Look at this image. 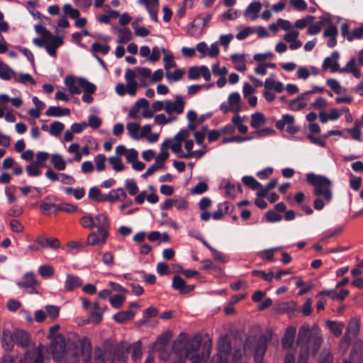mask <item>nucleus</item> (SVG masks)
Wrapping results in <instances>:
<instances>
[{"label": "nucleus", "mask_w": 363, "mask_h": 363, "mask_svg": "<svg viewBox=\"0 0 363 363\" xmlns=\"http://www.w3.org/2000/svg\"><path fill=\"white\" fill-rule=\"evenodd\" d=\"M320 330L317 325L312 327L307 323L301 325L298 330L297 345L301 351L299 353L297 363H308L309 352L315 354L322 344Z\"/></svg>", "instance_id": "nucleus-1"}, {"label": "nucleus", "mask_w": 363, "mask_h": 363, "mask_svg": "<svg viewBox=\"0 0 363 363\" xmlns=\"http://www.w3.org/2000/svg\"><path fill=\"white\" fill-rule=\"evenodd\" d=\"M264 87L265 89L273 90L276 93H281L284 89V84L280 81L276 80L274 74L264 80Z\"/></svg>", "instance_id": "nucleus-22"}, {"label": "nucleus", "mask_w": 363, "mask_h": 363, "mask_svg": "<svg viewBox=\"0 0 363 363\" xmlns=\"http://www.w3.org/2000/svg\"><path fill=\"white\" fill-rule=\"evenodd\" d=\"M186 32L191 37L199 38L202 34L203 28L199 27L194 22H192L189 24Z\"/></svg>", "instance_id": "nucleus-52"}, {"label": "nucleus", "mask_w": 363, "mask_h": 363, "mask_svg": "<svg viewBox=\"0 0 363 363\" xmlns=\"http://www.w3.org/2000/svg\"><path fill=\"white\" fill-rule=\"evenodd\" d=\"M242 183L253 190L261 187V184L252 176H244L242 178Z\"/></svg>", "instance_id": "nucleus-55"}, {"label": "nucleus", "mask_w": 363, "mask_h": 363, "mask_svg": "<svg viewBox=\"0 0 363 363\" xmlns=\"http://www.w3.org/2000/svg\"><path fill=\"white\" fill-rule=\"evenodd\" d=\"M53 42L54 40L52 38L44 40L42 37L41 38H34L33 40L34 45L40 48H45L48 55L55 57L57 54V50L59 47H53L55 46Z\"/></svg>", "instance_id": "nucleus-15"}, {"label": "nucleus", "mask_w": 363, "mask_h": 363, "mask_svg": "<svg viewBox=\"0 0 363 363\" xmlns=\"http://www.w3.org/2000/svg\"><path fill=\"white\" fill-rule=\"evenodd\" d=\"M63 11L65 16H69L71 18L75 19L79 16V11L77 9H74L69 4L63 6Z\"/></svg>", "instance_id": "nucleus-62"}, {"label": "nucleus", "mask_w": 363, "mask_h": 363, "mask_svg": "<svg viewBox=\"0 0 363 363\" xmlns=\"http://www.w3.org/2000/svg\"><path fill=\"white\" fill-rule=\"evenodd\" d=\"M15 342L20 347L24 348L27 347L30 343V335L29 334L22 330H17L14 333Z\"/></svg>", "instance_id": "nucleus-30"}, {"label": "nucleus", "mask_w": 363, "mask_h": 363, "mask_svg": "<svg viewBox=\"0 0 363 363\" xmlns=\"http://www.w3.org/2000/svg\"><path fill=\"white\" fill-rule=\"evenodd\" d=\"M15 342L14 333L9 329L4 328L2 333L1 344L5 350H11Z\"/></svg>", "instance_id": "nucleus-25"}, {"label": "nucleus", "mask_w": 363, "mask_h": 363, "mask_svg": "<svg viewBox=\"0 0 363 363\" xmlns=\"http://www.w3.org/2000/svg\"><path fill=\"white\" fill-rule=\"evenodd\" d=\"M13 79L18 83L26 84L27 83H30L32 84H35L36 82L32 77L30 74H23V73H16L13 72Z\"/></svg>", "instance_id": "nucleus-44"}, {"label": "nucleus", "mask_w": 363, "mask_h": 363, "mask_svg": "<svg viewBox=\"0 0 363 363\" xmlns=\"http://www.w3.org/2000/svg\"><path fill=\"white\" fill-rule=\"evenodd\" d=\"M16 285L30 294H38V291L35 287L40 286V282L37 280L34 272H27L23 275L21 279L16 282Z\"/></svg>", "instance_id": "nucleus-7"}, {"label": "nucleus", "mask_w": 363, "mask_h": 363, "mask_svg": "<svg viewBox=\"0 0 363 363\" xmlns=\"http://www.w3.org/2000/svg\"><path fill=\"white\" fill-rule=\"evenodd\" d=\"M184 74V71L180 69H177L174 72H170L169 70L167 71L165 73L166 78L168 82L172 83L174 82L179 81L183 74Z\"/></svg>", "instance_id": "nucleus-47"}, {"label": "nucleus", "mask_w": 363, "mask_h": 363, "mask_svg": "<svg viewBox=\"0 0 363 363\" xmlns=\"http://www.w3.org/2000/svg\"><path fill=\"white\" fill-rule=\"evenodd\" d=\"M125 186L128 194L131 196L135 195L139 191L135 182L132 179H125Z\"/></svg>", "instance_id": "nucleus-61"}, {"label": "nucleus", "mask_w": 363, "mask_h": 363, "mask_svg": "<svg viewBox=\"0 0 363 363\" xmlns=\"http://www.w3.org/2000/svg\"><path fill=\"white\" fill-rule=\"evenodd\" d=\"M45 308L51 320H54L58 318L60 310L59 306L55 305H47Z\"/></svg>", "instance_id": "nucleus-57"}, {"label": "nucleus", "mask_w": 363, "mask_h": 363, "mask_svg": "<svg viewBox=\"0 0 363 363\" xmlns=\"http://www.w3.org/2000/svg\"><path fill=\"white\" fill-rule=\"evenodd\" d=\"M231 345L228 336H221L218 342V352L211 363H228Z\"/></svg>", "instance_id": "nucleus-6"}, {"label": "nucleus", "mask_w": 363, "mask_h": 363, "mask_svg": "<svg viewBox=\"0 0 363 363\" xmlns=\"http://www.w3.org/2000/svg\"><path fill=\"white\" fill-rule=\"evenodd\" d=\"M94 228L102 230H110L111 221L106 213H100L94 216Z\"/></svg>", "instance_id": "nucleus-20"}, {"label": "nucleus", "mask_w": 363, "mask_h": 363, "mask_svg": "<svg viewBox=\"0 0 363 363\" xmlns=\"http://www.w3.org/2000/svg\"><path fill=\"white\" fill-rule=\"evenodd\" d=\"M128 356L118 347L112 346L104 349L98 347L94 351L95 363H113L116 360L125 362Z\"/></svg>", "instance_id": "nucleus-5"}, {"label": "nucleus", "mask_w": 363, "mask_h": 363, "mask_svg": "<svg viewBox=\"0 0 363 363\" xmlns=\"http://www.w3.org/2000/svg\"><path fill=\"white\" fill-rule=\"evenodd\" d=\"M306 180L308 184L314 186V194L318 196H323L326 203L332 199V191L330 189V181L325 177L318 175L314 173L306 174Z\"/></svg>", "instance_id": "nucleus-4"}, {"label": "nucleus", "mask_w": 363, "mask_h": 363, "mask_svg": "<svg viewBox=\"0 0 363 363\" xmlns=\"http://www.w3.org/2000/svg\"><path fill=\"white\" fill-rule=\"evenodd\" d=\"M326 325L330 330L333 333V335L336 337H339L344 329L345 325L343 323L337 322L333 320H328L326 322Z\"/></svg>", "instance_id": "nucleus-41"}, {"label": "nucleus", "mask_w": 363, "mask_h": 363, "mask_svg": "<svg viewBox=\"0 0 363 363\" xmlns=\"http://www.w3.org/2000/svg\"><path fill=\"white\" fill-rule=\"evenodd\" d=\"M108 160L115 172H119L124 170V164L118 156L109 157Z\"/></svg>", "instance_id": "nucleus-50"}, {"label": "nucleus", "mask_w": 363, "mask_h": 363, "mask_svg": "<svg viewBox=\"0 0 363 363\" xmlns=\"http://www.w3.org/2000/svg\"><path fill=\"white\" fill-rule=\"evenodd\" d=\"M196 50L201 54V57H208L210 58H215L220 53L218 42L213 43L209 48L205 42H200L196 45Z\"/></svg>", "instance_id": "nucleus-13"}, {"label": "nucleus", "mask_w": 363, "mask_h": 363, "mask_svg": "<svg viewBox=\"0 0 363 363\" xmlns=\"http://www.w3.org/2000/svg\"><path fill=\"white\" fill-rule=\"evenodd\" d=\"M106 157L103 154H98L95 156L94 161L96 165V169L98 172H102L106 169L105 162Z\"/></svg>", "instance_id": "nucleus-58"}, {"label": "nucleus", "mask_w": 363, "mask_h": 363, "mask_svg": "<svg viewBox=\"0 0 363 363\" xmlns=\"http://www.w3.org/2000/svg\"><path fill=\"white\" fill-rule=\"evenodd\" d=\"M35 32L40 35V37L43 38L44 40H47L48 38H52L54 40V47H60L63 44V39L62 37L57 35H53L48 30L46 29L42 25H35Z\"/></svg>", "instance_id": "nucleus-16"}, {"label": "nucleus", "mask_w": 363, "mask_h": 363, "mask_svg": "<svg viewBox=\"0 0 363 363\" xmlns=\"http://www.w3.org/2000/svg\"><path fill=\"white\" fill-rule=\"evenodd\" d=\"M340 73H351L356 78H359L361 77V69L358 67L357 61L355 58H351L349 62L347 63L346 66L340 68Z\"/></svg>", "instance_id": "nucleus-26"}, {"label": "nucleus", "mask_w": 363, "mask_h": 363, "mask_svg": "<svg viewBox=\"0 0 363 363\" xmlns=\"http://www.w3.org/2000/svg\"><path fill=\"white\" fill-rule=\"evenodd\" d=\"M109 301L113 308H119L123 306L125 301V296L123 295L117 294L111 297Z\"/></svg>", "instance_id": "nucleus-63"}, {"label": "nucleus", "mask_w": 363, "mask_h": 363, "mask_svg": "<svg viewBox=\"0 0 363 363\" xmlns=\"http://www.w3.org/2000/svg\"><path fill=\"white\" fill-rule=\"evenodd\" d=\"M79 86L83 89L84 93H94L96 91V86L89 82L86 79L79 77L77 79Z\"/></svg>", "instance_id": "nucleus-46"}, {"label": "nucleus", "mask_w": 363, "mask_h": 363, "mask_svg": "<svg viewBox=\"0 0 363 363\" xmlns=\"http://www.w3.org/2000/svg\"><path fill=\"white\" fill-rule=\"evenodd\" d=\"M40 165L32 162L26 166V170L28 177H38L41 174V170Z\"/></svg>", "instance_id": "nucleus-51"}, {"label": "nucleus", "mask_w": 363, "mask_h": 363, "mask_svg": "<svg viewBox=\"0 0 363 363\" xmlns=\"http://www.w3.org/2000/svg\"><path fill=\"white\" fill-rule=\"evenodd\" d=\"M108 237V231L96 229L89 234L87 243L91 246H103Z\"/></svg>", "instance_id": "nucleus-14"}, {"label": "nucleus", "mask_w": 363, "mask_h": 363, "mask_svg": "<svg viewBox=\"0 0 363 363\" xmlns=\"http://www.w3.org/2000/svg\"><path fill=\"white\" fill-rule=\"evenodd\" d=\"M230 60L238 71H246L247 67L245 65V55L244 54H233L230 55Z\"/></svg>", "instance_id": "nucleus-35"}, {"label": "nucleus", "mask_w": 363, "mask_h": 363, "mask_svg": "<svg viewBox=\"0 0 363 363\" xmlns=\"http://www.w3.org/2000/svg\"><path fill=\"white\" fill-rule=\"evenodd\" d=\"M266 118L263 113L257 112L251 116L250 125L253 128H259L265 123Z\"/></svg>", "instance_id": "nucleus-42"}, {"label": "nucleus", "mask_w": 363, "mask_h": 363, "mask_svg": "<svg viewBox=\"0 0 363 363\" xmlns=\"http://www.w3.org/2000/svg\"><path fill=\"white\" fill-rule=\"evenodd\" d=\"M162 52L164 54L163 63L165 71L167 72L170 70V69L175 67L177 64L174 60V55L172 52L164 48H162Z\"/></svg>", "instance_id": "nucleus-36"}, {"label": "nucleus", "mask_w": 363, "mask_h": 363, "mask_svg": "<svg viewBox=\"0 0 363 363\" xmlns=\"http://www.w3.org/2000/svg\"><path fill=\"white\" fill-rule=\"evenodd\" d=\"M275 126L289 134H295L299 130V127L295 124L294 117L290 114H284L281 119L277 121Z\"/></svg>", "instance_id": "nucleus-8"}, {"label": "nucleus", "mask_w": 363, "mask_h": 363, "mask_svg": "<svg viewBox=\"0 0 363 363\" xmlns=\"http://www.w3.org/2000/svg\"><path fill=\"white\" fill-rule=\"evenodd\" d=\"M140 1L145 4L146 9L150 14V18L153 21L157 22V13L159 9L158 0H140Z\"/></svg>", "instance_id": "nucleus-24"}, {"label": "nucleus", "mask_w": 363, "mask_h": 363, "mask_svg": "<svg viewBox=\"0 0 363 363\" xmlns=\"http://www.w3.org/2000/svg\"><path fill=\"white\" fill-rule=\"evenodd\" d=\"M201 345V339L199 337H194L191 339H179L174 344V351L177 355H184L185 357L194 362ZM202 356V354H201Z\"/></svg>", "instance_id": "nucleus-3"}, {"label": "nucleus", "mask_w": 363, "mask_h": 363, "mask_svg": "<svg viewBox=\"0 0 363 363\" xmlns=\"http://www.w3.org/2000/svg\"><path fill=\"white\" fill-rule=\"evenodd\" d=\"M50 350L53 359L57 362L64 360L65 363L79 362L80 347H79V345L62 335H58L53 338Z\"/></svg>", "instance_id": "nucleus-2"}, {"label": "nucleus", "mask_w": 363, "mask_h": 363, "mask_svg": "<svg viewBox=\"0 0 363 363\" xmlns=\"http://www.w3.org/2000/svg\"><path fill=\"white\" fill-rule=\"evenodd\" d=\"M172 141L170 139H166L162 144H161V152L160 154L156 157L155 162L157 163L159 165H160L162 167H164V162L165 160H167L169 157V153L167 151V148L169 147V143Z\"/></svg>", "instance_id": "nucleus-31"}, {"label": "nucleus", "mask_w": 363, "mask_h": 363, "mask_svg": "<svg viewBox=\"0 0 363 363\" xmlns=\"http://www.w3.org/2000/svg\"><path fill=\"white\" fill-rule=\"evenodd\" d=\"M175 101L166 100L164 104V111L169 114H181L184 112V105L186 101L182 96L176 95L174 96Z\"/></svg>", "instance_id": "nucleus-11"}, {"label": "nucleus", "mask_w": 363, "mask_h": 363, "mask_svg": "<svg viewBox=\"0 0 363 363\" xmlns=\"http://www.w3.org/2000/svg\"><path fill=\"white\" fill-rule=\"evenodd\" d=\"M38 273L44 279H50L55 274V269L50 264H42L39 266Z\"/></svg>", "instance_id": "nucleus-43"}, {"label": "nucleus", "mask_w": 363, "mask_h": 363, "mask_svg": "<svg viewBox=\"0 0 363 363\" xmlns=\"http://www.w3.org/2000/svg\"><path fill=\"white\" fill-rule=\"evenodd\" d=\"M232 123L240 133H246L248 130L247 126L243 124V118L240 117L238 113H235L233 117Z\"/></svg>", "instance_id": "nucleus-48"}, {"label": "nucleus", "mask_w": 363, "mask_h": 363, "mask_svg": "<svg viewBox=\"0 0 363 363\" xmlns=\"http://www.w3.org/2000/svg\"><path fill=\"white\" fill-rule=\"evenodd\" d=\"M46 350V347L40 345L38 347L28 350L23 359L28 363H44V355Z\"/></svg>", "instance_id": "nucleus-10"}, {"label": "nucleus", "mask_w": 363, "mask_h": 363, "mask_svg": "<svg viewBox=\"0 0 363 363\" xmlns=\"http://www.w3.org/2000/svg\"><path fill=\"white\" fill-rule=\"evenodd\" d=\"M70 110L67 108H61L60 106H50L46 111L45 114L50 117H60L67 116Z\"/></svg>", "instance_id": "nucleus-37"}, {"label": "nucleus", "mask_w": 363, "mask_h": 363, "mask_svg": "<svg viewBox=\"0 0 363 363\" xmlns=\"http://www.w3.org/2000/svg\"><path fill=\"white\" fill-rule=\"evenodd\" d=\"M172 286L175 290L179 291L181 293L184 294L186 282L181 277L178 275L174 276L172 279Z\"/></svg>", "instance_id": "nucleus-53"}, {"label": "nucleus", "mask_w": 363, "mask_h": 363, "mask_svg": "<svg viewBox=\"0 0 363 363\" xmlns=\"http://www.w3.org/2000/svg\"><path fill=\"white\" fill-rule=\"evenodd\" d=\"M359 328L360 323L358 320L354 318L350 321L347 332L340 345L341 349L346 350L348 347L352 339L354 338L358 334Z\"/></svg>", "instance_id": "nucleus-9"}, {"label": "nucleus", "mask_w": 363, "mask_h": 363, "mask_svg": "<svg viewBox=\"0 0 363 363\" xmlns=\"http://www.w3.org/2000/svg\"><path fill=\"white\" fill-rule=\"evenodd\" d=\"M337 30L334 26H329L323 33V36L328 38L327 45L329 48H333L337 44L336 37Z\"/></svg>", "instance_id": "nucleus-34"}, {"label": "nucleus", "mask_w": 363, "mask_h": 363, "mask_svg": "<svg viewBox=\"0 0 363 363\" xmlns=\"http://www.w3.org/2000/svg\"><path fill=\"white\" fill-rule=\"evenodd\" d=\"M296 333V328L294 326L287 328L281 342L284 348L289 349L292 346Z\"/></svg>", "instance_id": "nucleus-27"}, {"label": "nucleus", "mask_w": 363, "mask_h": 363, "mask_svg": "<svg viewBox=\"0 0 363 363\" xmlns=\"http://www.w3.org/2000/svg\"><path fill=\"white\" fill-rule=\"evenodd\" d=\"M64 83L71 94H79L81 93L78 81L73 76H67Z\"/></svg>", "instance_id": "nucleus-32"}, {"label": "nucleus", "mask_w": 363, "mask_h": 363, "mask_svg": "<svg viewBox=\"0 0 363 363\" xmlns=\"http://www.w3.org/2000/svg\"><path fill=\"white\" fill-rule=\"evenodd\" d=\"M333 355L329 350H323L318 358V363H333Z\"/></svg>", "instance_id": "nucleus-64"}, {"label": "nucleus", "mask_w": 363, "mask_h": 363, "mask_svg": "<svg viewBox=\"0 0 363 363\" xmlns=\"http://www.w3.org/2000/svg\"><path fill=\"white\" fill-rule=\"evenodd\" d=\"M79 223L84 228L93 229L95 225L94 217L89 213H86L79 219Z\"/></svg>", "instance_id": "nucleus-49"}, {"label": "nucleus", "mask_w": 363, "mask_h": 363, "mask_svg": "<svg viewBox=\"0 0 363 363\" xmlns=\"http://www.w3.org/2000/svg\"><path fill=\"white\" fill-rule=\"evenodd\" d=\"M50 162L54 168L58 171H62L66 168V162L60 154L55 153L50 155Z\"/></svg>", "instance_id": "nucleus-38"}, {"label": "nucleus", "mask_w": 363, "mask_h": 363, "mask_svg": "<svg viewBox=\"0 0 363 363\" xmlns=\"http://www.w3.org/2000/svg\"><path fill=\"white\" fill-rule=\"evenodd\" d=\"M339 53L337 51L333 52L332 54L325 58L322 67L323 69H330L332 72H340L338 59Z\"/></svg>", "instance_id": "nucleus-18"}, {"label": "nucleus", "mask_w": 363, "mask_h": 363, "mask_svg": "<svg viewBox=\"0 0 363 363\" xmlns=\"http://www.w3.org/2000/svg\"><path fill=\"white\" fill-rule=\"evenodd\" d=\"M241 98L238 92L231 93L228 98V104L231 107L232 111L235 113H239L241 111Z\"/></svg>", "instance_id": "nucleus-29"}, {"label": "nucleus", "mask_w": 363, "mask_h": 363, "mask_svg": "<svg viewBox=\"0 0 363 363\" xmlns=\"http://www.w3.org/2000/svg\"><path fill=\"white\" fill-rule=\"evenodd\" d=\"M36 241L43 248L50 247L55 250L60 246V240L55 238H48L40 236L37 238Z\"/></svg>", "instance_id": "nucleus-28"}, {"label": "nucleus", "mask_w": 363, "mask_h": 363, "mask_svg": "<svg viewBox=\"0 0 363 363\" xmlns=\"http://www.w3.org/2000/svg\"><path fill=\"white\" fill-rule=\"evenodd\" d=\"M64 128L65 125L62 123L55 121L50 126L49 133L52 136L57 137Z\"/></svg>", "instance_id": "nucleus-54"}, {"label": "nucleus", "mask_w": 363, "mask_h": 363, "mask_svg": "<svg viewBox=\"0 0 363 363\" xmlns=\"http://www.w3.org/2000/svg\"><path fill=\"white\" fill-rule=\"evenodd\" d=\"M132 33L129 29H121L118 31V44H125L131 39Z\"/></svg>", "instance_id": "nucleus-56"}, {"label": "nucleus", "mask_w": 363, "mask_h": 363, "mask_svg": "<svg viewBox=\"0 0 363 363\" xmlns=\"http://www.w3.org/2000/svg\"><path fill=\"white\" fill-rule=\"evenodd\" d=\"M108 194V200L110 203H114L117 201L124 200L127 198V193L123 188L112 189Z\"/></svg>", "instance_id": "nucleus-33"}, {"label": "nucleus", "mask_w": 363, "mask_h": 363, "mask_svg": "<svg viewBox=\"0 0 363 363\" xmlns=\"http://www.w3.org/2000/svg\"><path fill=\"white\" fill-rule=\"evenodd\" d=\"M135 313L130 310L120 311L113 318L119 323H123L133 318Z\"/></svg>", "instance_id": "nucleus-39"}, {"label": "nucleus", "mask_w": 363, "mask_h": 363, "mask_svg": "<svg viewBox=\"0 0 363 363\" xmlns=\"http://www.w3.org/2000/svg\"><path fill=\"white\" fill-rule=\"evenodd\" d=\"M267 350V340L265 337H261L255 352L254 359L256 363H266L263 362V357Z\"/></svg>", "instance_id": "nucleus-21"}, {"label": "nucleus", "mask_w": 363, "mask_h": 363, "mask_svg": "<svg viewBox=\"0 0 363 363\" xmlns=\"http://www.w3.org/2000/svg\"><path fill=\"white\" fill-rule=\"evenodd\" d=\"M262 9V4L259 1H253L246 8L244 16L245 18L255 21L258 18V13Z\"/></svg>", "instance_id": "nucleus-23"}, {"label": "nucleus", "mask_w": 363, "mask_h": 363, "mask_svg": "<svg viewBox=\"0 0 363 363\" xmlns=\"http://www.w3.org/2000/svg\"><path fill=\"white\" fill-rule=\"evenodd\" d=\"M189 137V131L184 129L176 134L173 139L170 140L172 142L169 143V147L179 157L182 158L181 155H186V153L183 152L182 150V143L184 139Z\"/></svg>", "instance_id": "nucleus-12"}, {"label": "nucleus", "mask_w": 363, "mask_h": 363, "mask_svg": "<svg viewBox=\"0 0 363 363\" xmlns=\"http://www.w3.org/2000/svg\"><path fill=\"white\" fill-rule=\"evenodd\" d=\"M82 280L77 276L72 274H67L65 281V291L67 292H72L76 289L82 286Z\"/></svg>", "instance_id": "nucleus-19"}, {"label": "nucleus", "mask_w": 363, "mask_h": 363, "mask_svg": "<svg viewBox=\"0 0 363 363\" xmlns=\"http://www.w3.org/2000/svg\"><path fill=\"white\" fill-rule=\"evenodd\" d=\"M80 357L82 356L83 363H91V344L88 338L84 337L79 340Z\"/></svg>", "instance_id": "nucleus-17"}, {"label": "nucleus", "mask_w": 363, "mask_h": 363, "mask_svg": "<svg viewBox=\"0 0 363 363\" xmlns=\"http://www.w3.org/2000/svg\"><path fill=\"white\" fill-rule=\"evenodd\" d=\"M13 72H15V71L5 64L3 67L0 69V78L6 81L10 80L11 77L13 78Z\"/></svg>", "instance_id": "nucleus-59"}, {"label": "nucleus", "mask_w": 363, "mask_h": 363, "mask_svg": "<svg viewBox=\"0 0 363 363\" xmlns=\"http://www.w3.org/2000/svg\"><path fill=\"white\" fill-rule=\"evenodd\" d=\"M307 104L305 101H302L298 97L291 101H290L289 104V109L293 111H298L305 107H306Z\"/></svg>", "instance_id": "nucleus-60"}, {"label": "nucleus", "mask_w": 363, "mask_h": 363, "mask_svg": "<svg viewBox=\"0 0 363 363\" xmlns=\"http://www.w3.org/2000/svg\"><path fill=\"white\" fill-rule=\"evenodd\" d=\"M126 129L130 137L133 140H139L141 138L139 123L130 122L126 125Z\"/></svg>", "instance_id": "nucleus-40"}, {"label": "nucleus", "mask_w": 363, "mask_h": 363, "mask_svg": "<svg viewBox=\"0 0 363 363\" xmlns=\"http://www.w3.org/2000/svg\"><path fill=\"white\" fill-rule=\"evenodd\" d=\"M211 350V344L205 343L203 345L202 356H197L196 360L192 363H205L208 361Z\"/></svg>", "instance_id": "nucleus-45"}]
</instances>
